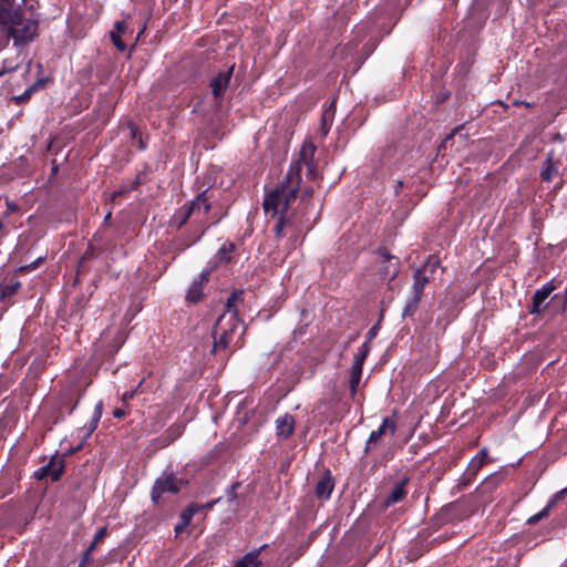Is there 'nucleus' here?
Segmentation results:
<instances>
[{"mask_svg": "<svg viewBox=\"0 0 567 567\" xmlns=\"http://www.w3.org/2000/svg\"><path fill=\"white\" fill-rule=\"evenodd\" d=\"M313 151L315 147L312 145H303L301 151V158L297 165H292L290 167L287 174L286 184L281 185L279 188H276L265 196L264 209L266 214H270L271 216H279L278 223L275 227L277 237L281 236L282 229L288 223L284 215L287 212L290 202L296 198V193L299 189V171L301 165H306L308 169L311 171V162L307 157L312 156Z\"/></svg>", "mask_w": 567, "mask_h": 567, "instance_id": "1", "label": "nucleus"}, {"mask_svg": "<svg viewBox=\"0 0 567 567\" xmlns=\"http://www.w3.org/2000/svg\"><path fill=\"white\" fill-rule=\"evenodd\" d=\"M238 298L237 293H234L227 300V310L225 313L219 316L214 330L213 337L215 339L214 350L227 349L230 346H237L243 332L244 326L236 316V310L233 309V302Z\"/></svg>", "mask_w": 567, "mask_h": 567, "instance_id": "2", "label": "nucleus"}, {"mask_svg": "<svg viewBox=\"0 0 567 567\" xmlns=\"http://www.w3.org/2000/svg\"><path fill=\"white\" fill-rule=\"evenodd\" d=\"M210 204L207 200L206 194L202 193L193 199L189 205L184 206L176 213L174 220L177 227H182L190 216H202L209 212Z\"/></svg>", "mask_w": 567, "mask_h": 567, "instance_id": "3", "label": "nucleus"}, {"mask_svg": "<svg viewBox=\"0 0 567 567\" xmlns=\"http://www.w3.org/2000/svg\"><path fill=\"white\" fill-rule=\"evenodd\" d=\"M183 485V481L178 480L174 475L157 478L152 489V501L157 503L161 496L165 493L176 494L181 491Z\"/></svg>", "mask_w": 567, "mask_h": 567, "instance_id": "4", "label": "nucleus"}, {"mask_svg": "<svg viewBox=\"0 0 567 567\" xmlns=\"http://www.w3.org/2000/svg\"><path fill=\"white\" fill-rule=\"evenodd\" d=\"M393 415H395V413ZM395 431L396 422L394 416L384 417L381 425L370 433L369 439L365 442L364 453L367 454L371 452L383 435L389 434L390 436H393Z\"/></svg>", "mask_w": 567, "mask_h": 567, "instance_id": "5", "label": "nucleus"}, {"mask_svg": "<svg viewBox=\"0 0 567 567\" xmlns=\"http://www.w3.org/2000/svg\"><path fill=\"white\" fill-rule=\"evenodd\" d=\"M64 471V460L62 456H53L50 462L34 472V477L41 481L51 477L53 482L60 480Z\"/></svg>", "mask_w": 567, "mask_h": 567, "instance_id": "6", "label": "nucleus"}, {"mask_svg": "<svg viewBox=\"0 0 567 567\" xmlns=\"http://www.w3.org/2000/svg\"><path fill=\"white\" fill-rule=\"evenodd\" d=\"M124 342V337H123V333L115 329V330H112L110 328H107L106 330H104L99 339V347L101 348V350H103L105 353H115L120 347L123 344Z\"/></svg>", "mask_w": 567, "mask_h": 567, "instance_id": "7", "label": "nucleus"}, {"mask_svg": "<svg viewBox=\"0 0 567 567\" xmlns=\"http://www.w3.org/2000/svg\"><path fill=\"white\" fill-rule=\"evenodd\" d=\"M379 274L382 280H391L398 275L399 261L395 257L385 251H381L379 255Z\"/></svg>", "mask_w": 567, "mask_h": 567, "instance_id": "8", "label": "nucleus"}, {"mask_svg": "<svg viewBox=\"0 0 567 567\" xmlns=\"http://www.w3.org/2000/svg\"><path fill=\"white\" fill-rule=\"evenodd\" d=\"M555 289L556 286L553 284V281L546 282L540 289H537L533 296V303L529 309V313H540L546 307V300Z\"/></svg>", "mask_w": 567, "mask_h": 567, "instance_id": "9", "label": "nucleus"}, {"mask_svg": "<svg viewBox=\"0 0 567 567\" xmlns=\"http://www.w3.org/2000/svg\"><path fill=\"white\" fill-rule=\"evenodd\" d=\"M102 411H103V403H102V401H99L95 404V406H94V411H93L91 421L87 424H85L83 426V429L81 430V431L84 432L82 441L79 443V445L76 447L70 450L69 454H73V453H75V452H78V451H80L82 449V446L84 445L85 441L91 436V434L97 427V424H99V422L101 420V416H102Z\"/></svg>", "mask_w": 567, "mask_h": 567, "instance_id": "10", "label": "nucleus"}, {"mask_svg": "<svg viewBox=\"0 0 567 567\" xmlns=\"http://www.w3.org/2000/svg\"><path fill=\"white\" fill-rule=\"evenodd\" d=\"M234 66L228 70L220 72L218 75L212 79L210 87L215 99L223 96L225 91L228 89Z\"/></svg>", "mask_w": 567, "mask_h": 567, "instance_id": "11", "label": "nucleus"}, {"mask_svg": "<svg viewBox=\"0 0 567 567\" xmlns=\"http://www.w3.org/2000/svg\"><path fill=\"white\" fill-rule=\"evenodd\" d=\"M210 274V269H204L197 279H195L186 293V300L189 302H197L203 295L204 284L208 281V276Z\"/></svg>", "mask_w": 567, "mask_h": 567, "instance_id": "12", "label": "nucleus"}, {"mask_svg": "<svg viewBox=\"0 0 567 567\" xmlns=\"http://www.w3.org/2000/svg\"><path fill=\"white\" fill-rule=\"evenodd\" d=\"M334 488V480L330 471H326L316 485V496L319 499H329Z\"/></svg>", "mask_w": 567, "mask_h": 567, "instance_id": "13", "label": "nucleus"}, {"mask_svg": "<svg viewBox=\"0 0 567 567\" xmlns=\"http://www.w3.org/2000/svg\"><path fill=\"white\" fill-rule=\"evenodd\" d=\"M436 261H429L424 269H417L414 274V282H413V293L417 296H422L423 289L425 285L429 282V277L425 275L426 270L430 269L433 271V269L436 267Z\"/></svg>", "mask_w": 567, "mask_h": 567, "instance_id": "14", "label": "nucleus"}, {"mask_svg": "<svg viewBox=\"0 0 567 567\" xmlns=\"http://www.w3.org/2000/svg\"><path fill=\"white\" fill-rule=\"evenodd\" d=\"M295 431V419L292 415L285 414L276 420V433L279 437L287 440Z\"/></svg>", "mask_w": 567, "mask_h": 567, "instance_id": "15", "label": "nucleus"}, {"mask_svg": "<svg viewBox=\"0 0 567 567\" xmlns=\"http://www.w3.org/2000/svg\"><path fill=\"white\" fill-rule=\"evenodd\" d=\"M199 512V505L194 503L188 505L179 515V522L175 525L176 535L181 534L185 530L192 522V518L195 514Z\"/></svg>", "mask_w": 567, "mask_h": 567, "instance_id": "16", "label": "nucleus"}, {"mask_svg": "<svg viewBox=\"0 0 567 567\" xmlns=\"http://www.w3.org/2000/svg\"><path fill=\"white\" fill-rule=\"evenodd\" d=\"M566 494H567V487L561 489L560 492L556 493L554 495V497L548 502V504L539 513L530 516L527 519V523L528 524H536L539 520H542L543 518H545L549 514L551 507L556 504V502L561 499Z\"/></svg>", "mask_w": 567, "mask_h": 567, "instance_id": "17", "label": "nucleus"}, {"mask_svg": "<svg viewBox=\"0 0 567 567\" xmlns=\"http://www.w3.org/2000/svg\"><path fill=\"white\" fill-rule=\"evenodd\" d=\"M566 494H567V487L561 489L560 492L556 493L554 495V497L548 502V504L539 513L530 516L527 519V523L528 524H536L539 520H542L543 518H545L549 514L551 507L556 504V502L561 499Z\"/></svg>", "mask_w": 567, "mask_h": 567, "instance_id": "18", "label": "nucleus"}, {"mask_svg": "<svg viewBox=\"0 0 567 567\" xmlns=\"http://www.w3.org/2000/svg\"><path fill=\"white\" fill-rule=\"evenodd\" d=\"M406 480H401L399 482H396L391 491V493L389 494V496L385 498L384 501V505L388 507V506H391L400 501H402L406 494L405 492V484H406Z\"/></svg>", "mask_w": 567, "mask_h": 567, "instance_id": "19", "label": "nucleus"}, {"mask_svg": "<svg viewBox=\"0 0 567 567\" xmlns=\"http://www.w3.org/2000/svg\"><path fill=\"white\" fill-rule=\"evenodd\" d=\"M558 175V165L553 161V154H548L540 171V177L545 182H551Z\"/></svg>", "mask_w": 567, "mask_h": 567, "instance_id": "20", "label": "nucleus"}, {"mask_svg": "<svg viewBox=\"0 0 567 567\" xmlns=\"http://www.w3.org/2000/svg\"><path fill=\"white\" fill-rule=\"evenodd\" d=\"M334 101H331L323 110L321 115V133L323 136H326L329 132V128L331 126V123L334 117Z\"/></svg>", "mask_w": 567, "mask_h": 567, "instance_id": "21", "label": "nucleus"}, {"mask_svg": "<svg viewBox=\"0 0 567 567\" xmlns=\"http://www.w3.org/2000/svg\"><path fill=\"white\" fill-rule=\"evenodd\" d=\"M266 547L267 545L265 544L258 549L246 554L234 567H258L260 565L259 554Z\"/></svg>", "mask_w": 567, "mask_h": 567, "instance_id": "22", "label": "nucleus"}, {"mask_svg": "<svg viewBox=\"0 0 567 567\" xmlns=\"http://www.w3.org/2000/svg\"><path fill=\"white\" fill-rule=\"evenodd\" d=\"M369 351H370L369 343L368 342L362 343L360 349L358 350V352L355 353V355L353 358L352 365L362 368L363 362H364Z\"/></svg>", "mask_w": 567, "mask_h": 567, "instance_id": "23", "label": "nucleus"}, {"mask_svg": "<svg viewBox=\"0 0 567 567\" xmlns=\"http://www.w3.org/2000/svg\"><path fill=\"white\" fill-rule=\"evenodd\" d=\"M420 300H421L420 296L412 293V297L410 298V300L406 302L405 307L403 308L402 317L406 318V317L413 316V313L416 311Z\"/></svg>", "mask_w": 567, "mask_h": 567, "instance_id": "24", "label": "nucleus"}, {"mask_svg": "<svg viewBox=\"0 0 567 567\" xmlns=\"http://www.w3.org/2000/svg\"><path fill=\"white\" fill-rule=\"evenodd\" d=\"M362 375V368L351 365V374H350V390H357L360 385V380Z\"/></svg>", "mask_w": 567, "mask_h": 567, "instance_id": "25", "label": "nucleus"}, {"mask_svg": "<svg viewBox=\"0 0 567 567\" xmlns=\"http://www.w3.org/2000/svg\"><path fill=\"white\" fill-rule=\"evenodd\" d=\"M234 249V244L229 243V244H224L217 255H216V258L220 261V262H226L230 259V252L233 251Z\"/></svg>", "mask_w": 567, "mask_h": 567, "instance_id": "26", "label": "nucleus"}, {"mask_svg": "<svg viewBox=\"0 0 567 567\" xmlns=\"http://www.w3.org/2000/svg\"><path fill=\"white\" fill-rule=\"evenodd\" d=\"M483 461H481L478 457H473L466 468V475L468 476V480L475 476V474L478 472V470L483 466Z\"/></svg>", "mask_w": 567, "mask_h": 567, "instance_id": "27", "label": "nucleus"}, {"mask_svg": "<svg viewBox=\"0 0 567 567\" xmlns=\"http://www.w3.org/2000/svg\"><path fill=\"white\" fill-rule=\"evenodd\" d=\"M553 299L559 302L561 305V310L565 311L567 308V286L563 293H556Z\"/></svg>", "mask_w": 567, "mask_h": 567, "instance_id": "28", "label": "nucleus"}, {"mask_svg": "<svg viewBox=\"0 0 567 567\" xmlns=\"http://www.w3.org/2000/svg\"><path fill=\"white\" fill-rule=\"evenodd\" d=\"M239 487V483H234L233 485H230L228 487V489L226 491V495H227V501L228 502H234L236 498H237V488Z\"/></svg>", "mask_w": 567, "mask_h": 567, "instance_id": "29", "label": "nucleus"}, {"mask_svg": "<svg viewBox=\"0 0 567 567\" xmlns=\"http://www.w3.org/2000/svg\"><path fill=\"white\" fill-rule=\"evenodd\" d=\"M20 287V282H16L13 285H8L6 286L3 289H2V296L6 297V296H11L13 295L18 288Z\"/></svg>", "mask_w": 567, "mask_h": 567, "instance_id": "30", "label": "nucleus"}, {"mask_svg": "<svg viewBox=\"0 0 567 567\" xmlns=\"http://www.w3.org/2000/svg\"><path fill=\"white\" fill-rule=\"evenodd\" d=\"M106 527H101L99 528V530L96 532V534L94 535V543H100L105 536H106Z\"/></svg>", "mask_w": 567, "mask_h": 567, "instance_id": "31", "label": "nucleus"}, {"mask_svg": "<svg viewBox=\"0 0 567 567\" xmlns=\"http://www.w3.org/2000/svg\"><path fill=\"white\" fill-rule=\"evenodd\" d=\"M112 41L118 50H121V51L125 50V44L123 43V41L121 40V38L118 35H115L114 33H112Z\"/></svg>", "mask_w": 567, "mask_h": 567, "instance_id": "32", "label": "nucleus"}, {"mask_svg": "<svg viewBox=\"0 0 567 567\" xmlns=\"http://www.w3.org/2000/svg\"><path fill=\"white\" fill-rule=\"evenodd\" d=\"M218 502H219V498L214 499L212 502H208L206 504H198L199 505V512L203 511V509H212L214 507V505L217 504Z\"/></svg>", "mask_w": 567, "mask_h": 567, "instance_id": "33", "label": "nucleus"}, {"mask_svg": "<svg viewBox=\"0 0 567 567\" xmlns=\"http://www.w3.org/2000/svg\"><path fill=\"white\" fill-rule=\"evenodd\" d=\"M474 457H478L481 461H483V464H485L487 457V449L483 447Z\"/></svg>", "mask_w": 567, "mask_h": 567, "instance_id": "34", "label": "nucleus"}, {"mask_svg": "<svg viewBox=\"0 0 567 567\" xmlns=\"http://www.w3.org/2000/svg\"><path fill=\"white\" fill-rule=\"evenodd\" d=\"M126 415V411L124 409H115L113 411V416L116 417V419H122Z\"/></svg>", "mask_w": 567, "mask_h": 567, "instance_id": "35", "label": "nucleus"}, {"mask_svg": "<svg viewBox=\"0 0 567 567\" xmlns=\"http://www.w3.org/2000/svg\"><path fill=\"white\" fill-rule=\"evenodd\" d=\"M90 559H91V554L87 553V551H84L82 560H81L79 567H84L90 561Z\"/></svg>", "mask_w": 567, "mask_h": 567, "instance_id": "36", "label": "nucleus"}, {"mask_svg": "<svg viewBox=\"0 0 567 567\" xmlns=\"http://www.w3.org/2000/svg\"><path fill=\"white\" fill-rule=\"evenodd\" d=\"M135 392H124L123 395H122V401L124 403L128 402L130 400L133 399Z\"/></svg>", "mask_w": 567, "mask_h": 567, "instance_id": "37", "label": "nucleus"}, {"mask_svg": "<svg viewBox=\"0 0 567 567\" xmlns=\"http://www.w3.org/2000/svg\"><path fill=\"white\" fill-rule=\"evenodd\" d=\"M128 128H130V134H131V136H132L133 138H135V137H136V133H137L136 127H135L133 124H130Z\"/></svg>", "mask_w": 567, "mask_h": 567, "instance_id": "38", "label": "nucleus"}, {"mask_svg": "<svg viewBox=\"0 0 567 567\" xmlns=\"http://www.w3.org/2000/svg\"><path fill=\"white\" fill-rule=\"evenodd\" d=\"M37 25L34 23H31L28 25V30L31 31V34L28 37V39L32 38V34L35 32Z\"/></svg>", "mask_w": 567, "mask_h": 567, "instance_id": "39", "label": "nucleus"}, {"mask_svg": "<svg viewBox=\"0 0 567 567\" xmlns=\"http://www.w3.org/2000/svg\"><path fill=\"white\" fill-rule=\"evenodd\" d=\"M97 543H94V539L92 540V543L90 544V546L86 548L85 551L92 554V551L94 550V548L96 547Z\"/></svg>", "mask_w": 567, "mask_h": 567, "instance_id": "40", "label": "nucleus"}, {"mask_svg": "<svg viewBox=\"0 0 567 567\" xmlns=\"http://www.w3.org/2000/svg\"><path fill=\"white\" fill-rule=\"evenodd\" d=\"M97 543H94V539L92 540V543L90 544V546L86 548L85 551L92 554V551L94 550V548L96 547Z\"/></svg>", "mask_w": 567, "mask_h": 567, "instance_id": "41", "label": "nucleus"}, {"mask_svg": "<svg viewBox=\"0 0 567 567\" xmlns=\"http://www.w3.org/2000/svg\"><path fill=\"white\" fill-rule=\"evenodd\" d=\"M115 27H116V29H117L118 31H122V30H123V28H124V24H123V22H116Z\"/></svg>", "mask_w": 567, "mask_h": 567, "instance_id": "42", "label": "nucleus"}, {"mask_svg": "<svg viewBox=\"0 0 567 567\" xmlns=\"http://www.w3.org/2000/svg\"><path fill=\"white\" fill-rule=\"evenodd\" d=\"M78 401L70 408H68V414H71L73 410L76 408Z\"/></svg>", "mask_w": 567, "mask_h": 567, "instance_id": "43", "label": "nucleus"}, {"mask_svg": "<svg viewBox=\"0 0 567 567\" xmlns=\"http://www.w3.org/2000/svg\"><path fill=\"white\" fill-rule=\"evenodd\" d=\"M40 261H41V258H38V260L35 262H33L32 265L28 266V268L33 269Z\"/></svg>", "mask_w": 567, "mask_h": 567, "instance_id": "44", "label": "nucleus"}, {"mask_svg": "<svg viewBox=\"0 0 567 567\" xmlns=\"http://www.w3.org/2000/svg\"><path fill=\"white\" fill-rule=\"evenodd\" d=\"M138 144H140V147H141V148H144V144H143V142H142V140H141V138L138 140Z\"/></svg>", "mask_w": 567, "mask_h": 567, "instance_id": "45", "label": "nucleus"}, {"mask_svg": "<svg viewBox=\"0 0 567 567\" xmlns=\"http://www.w3.org/2000/svg\"><path fill=\"white\" fill-rule=\"evenodd\" d=\"M111 217V213H107V215L105 216V219H109Z\"/></svg>", "mask_w": 567, "mask_h": 567, "instance_id": "46", "label": "nucleus"}]
</instances>
